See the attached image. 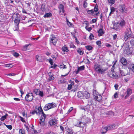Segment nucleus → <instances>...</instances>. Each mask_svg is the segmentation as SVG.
<instances>
[{"label": "nucleus", "mask_w": 134, "mask_h": 134, "mask_svg": "<svg viewBox=\"0 0 134 134\" xmlns=\"http://www.w3.org/2000/svg\"><path fill=\"white\" fill-rule=\"evenodd\" d=\"M20 21V19L19 18H16L14 20V22L17 23V24H19V23Z\"/></svg>", "instance_id": "nucleus-36"}, {"label": "nucleus", "mask_w": 134, "mask_h": 134, "mask_svg": "<svg viewBox=\"0 0 134 134\" xmlns=\"http://www.w3.org/2000/svg\"><path fill=\"white\" fill-rule=\"evenodd\" d=\"M49 124L51 126H54L56 124V122L54 120H50L49 122Z\"/></svg>", "instance_id": "nucleus-23"}, {"label": "nucleus", "mask_w": 134, "mask_h": 134, "mask_svg": "<svg viewBox=\"0 0 134 134\" xmlns=\"http://www.w3.org/2000/svg\"><path fill=\"white\" fill-rule=\"evenodd\" d=\"M39 112L37 113V114L39 115L40 114H42V115L41 117L40 120V125L42 126H44L45 125V119L46 118V115L43 112V110L41 108H39L38 109Z\"/></svg>", "instance_id": "nucleus-1"}, {"label": "nucleus", "mask_w": 134, "mask_h": 134, "mask_svg": "<svg viewBox=\"0 0 134 134\" xmlns=\"http://www.w3.org/2000/svg\"><path fill=\"white\" fill-rule=\"evenodd\" d=\"M8 115V114H6L4 115L1 118V120L2 121H3L5 120L7 116Z\"/></svg>", "instance_id": "nucleus-34"}, {"label": "nucleus", "mask_w": 134, "mask_h": 134, "mask_svg": "<svg viewBox=\"0 0 134 134\" xmlns=\"http://www.w3.org/2000/svg\"><path fill=\"white\" fill-rule=\"evenodd\" d=\"M69 134H72L73 132H72V130L68 129V130L67 131Z\"/></svg>", "instance_id": "nucleus-49"}, {"label": "nucleus", "mask_w": 134, "mask_h": 134, "mask_svg": "<svg viewBox=\"0 0 134 134\" xmlns=\"http://www.w3.org/2000/svg\"><path fill=\"white\" fill-rule=\"evenodd\" d=\"M120 24L119 23H115L114 25L113 29L116 30L120 28Z\"/></svg>", "instance_id": "nucleus-22"}, {"label": "nucleus", "mask_w": 134, "mask_h": 134, "mask_svg": "<svg viewBox=\"0 0 134 134\" xmlns=\"http://www.w3.org/2000/svg\"><path fill=\"white\" fill-rule=\"evenodd\" d=\"M120 74L122 76H125L129 75L130 74V70L128 68L122 69V70H120Z\"/></svg>", "instance_id": "nucleus-5"}, {"label": "nucleus", "mask_w": 134, "mask_h": 134, "mask_svg": "<svg viewBox=\"0 0 134 134\" xmlns=\"http://www.w3.org/2000/svg\"><path fill=\"white\" fill-rule=\"evenodd\" d=\"M33 96L32 93H29L27 94L25 97V100L26 101H31L33 99Z\"/></svg>", "instance_id": "nucleus-7"}, {"label": "nucleus", "mask_w": 134, "mask_h": 134, "mask_svg": "<svg viewBox=\"0 0 134 134\" xmlns=\"http://www.w3.org/2000/svg\"><path fill=\"white\" fill-rule=\"evenodd\" d=\"M115 64V63H114L111 70L109 71L108 75L111 78L114 79H117L119 78L120 76L116 75L115 72L113 71L114 69V65Z\"/></svg>", "instance_id": "nucleus-2"}, {"label": "nucleus", "mask_w": 134, "mask_h": 134, "mask_svg": "<svg viewBox=\"0 0 134 134\" xmlns=\"http://www.w3.org/2000/svg\"><path fill=\"white\" fill-rule=\"evenodd\" d=\"M124 53L127 55H131L132 53L131 51L128 48H127L126 49H125L124 50Z\"/></svg>", "instance_id": "nucleus-14"}, {"label": "nucleus", "mask_w": 134, "mask_h": 134, "mask_svg": "<svg viewBox=\"0 0 134 134\" xmlns=\"http://www.w3.org/2000/svg\"><path fill=\"white\" fill-rule=\"evenodd\" d=\"M19 118H20L21 120L23 122H25V120L21 116H19Z\"/></svg>", "instance_id": "nucleus-51"}, {"label": "nucleus", "mask_w": 134, "mask_h": 134, "mask_svg": "<svg viewBox=\"0 0 134 134\" xmlns=\"http://www.w3.org/2000/svg\"><path fill=\"white\" fill-rule=\"evenodd\" d=\"M83 92H82L81 91H79L77 93V96L79 98H83Z\"/></svg>", "instance_id": "nucleus-18"}, {"label": "nucleus", "mask_w": 134, "mask_h": 134, "mask_svg": "<svg viewBox=\"0 0 134 134\" xmlns=\"http://www.w3.org/2000/svg\"><path fill=\"white\" fill-rule=\"evenodd\" d=\"M108 131L107 127H103L100 130V132L102 134L105 133Z\"/></svg>", "instance_id": "nucleus-17"}, {"label": "nucleus", "mask_w": 134, "mask_h": 134, "mask_svg": "<svg viewBox=\"0 0 134 134\" xmlns=\"http://www.w3.org/2000/svg\"><path fill=\"white\" fill-rule=\"evenodd\" d=\"M29 45L28 44L26 45L25 46H24L23 48L22 49L23 51H26L28 49V47Z\"/></svg>", "instance_id": "nucleus-32"}, {"label": "nucleus", "mask_w": 134, "mask_h": 134, "mask_svg": "<svg viewBox=\"0 0 134 134\" xmlns=\"http://www.w3.org/2000/svg\"><path fill=\"white\" fill-rule=\"evenodd\" d=\"M85 28L88 31H90L92 29V28L91 27H88L87 26Z\"/></svg>", "instance_id": "nucleus-46"}, {"label": "nucleus", "mask_w": 134, "mask_h": 134, "mask_svg": "<svg viewBox=\"0 0 134 134\" xmlns=\"http://www.w3.org/2000/svg\"><path fill=\"white\" fill-rule=\"evenodd\" d=\"M96 44L100 46L101 44V42L100 41H97L96 42Z\"/></svg>", "instance_id": "nucleus-53"}, {"label": "nucleus", "mask_w": 134, "mask_h": 134, "mask_svg": "<svg viewBox=\"0 0 134 134\" xmlns=\"http://www.w3.org/2000/svg\"><path fill=\"white\" fill-rule=\"evenodd\" d=\"M105 46L107 47H111V45L107 43L106 44Z\"/></svg>", "instance_id": "nucleus-63"}, {"label": "nucleus", "mask_w": 134, "mask_h": 134, "mask_svg": "<svg viewBox=\"0 0 134 134\" xmlns=\"http://www.w3.org/2000/svg\"><path fill=\"white\" fill-rule=\"evenodd\" d=\"M97 21V20L96 19H94L92 20V21L93 23H94L96 22Z\"/></svg>", "instance_id": "nucleus-61"}, {"label": "nucleus", "mask_w": 134, "mask_h": 134, "mask_svg": "<svg viewBox=\"0 0 134 134\" xmlns=\"http://www.w3.org/2000/svg\"><path fill=\"white\" fill-rule=\"evenodd\" d=\"M98 6L97 5H96L95 7H94V11L95 12H96L98 11Z\"/></svg>", "instance_id": "nucleus-39"}, {"label": "nucleus", "mask_w": 134, "mask_h": 134, "mask_svg": "<svg viewBox=\"0 0 134 134\" xmlns=\"http://www.w3.org/2000/svg\"><path fill=\"white\" fill-rule=\"evenodd\" d=\"M85 68V67L84 66H82L80 67H78V69L80 71L82 70H84Z\"/></svg>", "instance_id": "nucleus-37"}, {"label": "nucleus", "mask_w": 134, "mask_h": 134, "mask_svg": "<svg viewBox=\"0 0 134 134\" xmlns=\"http://www.w3.org/2000/svg\"><path fill=\"white\" fill-rule=\"evenodd\" d=\"M38 95H40V96L42 97L43 96V94L42 92L41 91H39Z\"/></svg>", "instance_id": "nucleus-43"}, {"label": "nucleus", "mask_w": 134, "mask_h": 134, "mask_svg": "<svg viewBox=\"0 0 134 134\" xmlns=\"http://www.w3.org/2000/svg\"><path fill=\"white\" fill-rule=\"evenodd\" d=\"M52 14L51 13H49L46 14L43 16L44 18H48L49 17L51 16Z\"/></svg>", "instance_id": "nucleus-29"}, {"label": "nucleus", "mask_w": 134, "mask_h": 134, "mask_svg": "<svg viewBox=\"0 0 134 134\" xmlns=\"http://www.w3.org/2000/svg\"><path fill=\"white\" fill-rule=\"evenodd\" d=\"M15 75V74L14 73H12V74L10 73V74H8L7 75H8V76H13Z\"/></svg>", "instance_id": "nucleus-60"}, {"label": "nucleus", "mask_w": 134, "mask_h": 134, "mask_svg": "<svg viewBox=\"0 0 134 134\" xmlns=\"http://www.w3.org/2000/svg\"><path fill=\"white\" fill-rule=\"evenodd\" d=\"M59 10L60 13H61V14H63L65 12L64 5H63L60 4L59 5Z\"/></svg>", "instance_id": "nucleus-12"}, {"label": "nucleus", "mask_w": 134, "mask_h": 134, "mask_svg": "<svg viewBox=\"0 0 134 134\" xmlns=\"http://www.w3.org/2000/svg\"><path fill=\"white\" fill-rule=\"evenodd\" d=\"M87 12L89 14H92L93 13V10H89L87 11Z\"/></svg>", "instance_id": "nucleus-47"}, {"label": "nucleus", "mask_w": 134, "mask_h": 134, "mask_svg": "<svg viewBox=\"0 0 134 134\" xmlns=\"http://www.w3.org/2000/svg\"><path fill=\"white\" fill-rule=\"evenodd\" d=\"M111 11V12H113L115 11V8L113 7H111L110 8Z\"/></svg>", "instance_id": "nucleus-57"}, {"label": "nucleus", "mask_w": 134, "mask_h": 134, "mask_svg": "<svg viewBox=\"0 0 134 134\" xmlns=\"http://www.w3.org/2000/svg\"><path fill=\"white\" fill-rule=\"evenodd\" d=\"M73 109V108L72 107H71L68 110V113H69L70 111H71Z\"/></svg>", "instance_id": "nucleus-59"}, {"label": "nucleus", "mask_w": 134, "mask_h": 134, "mask_svg": "<svg viewBox=\"0 0 134 134\" xmlns=\"http://www.w3.org/2000/svg\"><path fill=\"white\" fill-rule=\"evenodd\" d=\"M51 36V37H50V42L55 45L57 42V39L54 35H52Z\"/></svg>", "instance_id": "nucleus-10"}, {"label": "nucleus", "mask_w": 134, "mask_h": 134, "mask_svg": "<svg viewBox=\"0 0 134 134\" xmlns=\"http://www.w3.org/2000/svg\"><path fill=\"white\" fill-rule=\"evenodd\" d=\"M54 79V77L52 75L50 76L49 78V80L51 81L53 80Z\"/></svg>", "instance_id": "nucleus-45"}, {"label": "nucleus", "mask_w": 134, "mask_h": 134, "mask_svg": "<svg viewBox=\"0 0 134 134\" xmlns=\"http://www.w3.org/2000/svg\"><path fill=\"white\" fill-rule=\"evenodd\" d=\"M127 10L126 7L124 4H121L120 6V11L123 13H125Z\"/></svg>", "instance_id": "nucleus-11"}, {"label": "nucleus", "mask_w": 134, "mask_h": 134, "mask_svg": "<svg viewBox=\"0 0 134 134\" xmlns=\"http://www.w3.org/2000/svg\"><path fill=\"white\" fill-rule=\"evenodd\" d=\"M56 104L54 103H49L46 104L43 108V110L44 111H47L48 110L56 107Z\"/></svg>", "instance_id": "nucleus-4"}, {"label": "nucleus", "mask_w": 134, "mask_h": 134, "mask_svg": "<svg viewBox=\"0 0 134 134\" xmlns=\"http://www.w3.org/2000/svg\"><path fill=\"white\" fill-rule=\"evenodd\" d=\"M67 24L69 26H70L71 25V23L68 21H67Z\"/></svg>", "instance_id": "nucleus-64"}, {"label": "nucleus", "mask_w": 134, "mask_h": 134, "mask_svg": "<svg viewBox=\"0 0 134 134\" xmlns=\"http://www.w3.org/2000/svg\"><path fill=\"white\" fill-rule=\"evenodd\" d=\"M7 127L9 129L11 130L12 129V126L11 125H6Z\"/></svg>", "instance_id": "nucleus-50"}, {"label": "nucleus", "mask_w": 134, "mask_h": 134, "mask_svg": "<svg viewBox=\"0 0 134 134\" xmlns=\"http://www.w3.org/2000/svg\"><path fill=\"white\" fill-rule=\"evenodd\" d=\"M94 36L92 34H91L89 36V38L91 40H92L94 38Z\"/></svg>", "instance_id": "nucleus-48"}, {"label": "nucleus", "mask_w": 134, "mask_h": 134, "mask_svg": "<svg viewBox=\"0 0 134 134\" xmlns=\"http://www.w3.org/2000/svg\"><path fill=\"white\" fill-rule=\"evenodd\" d=\"M19 132L20 133H21V134H25L24 131L21 129L19 130Z\"/></svg>", "instance_id": "nucleus-41"}, {"label": "nucleus", "mask_w": 134, "mask_h": 134, "mask_svg": "<svg viewBox=\"0 0 134 134\" xmlns=\"http://www.w3.org/2000/svg\"><path fill=\"white\" fill-rule=\"evenodd\" d=\"M59 67L60 68L65 69L66 68L65 67V66L63 64H61L59 66Z\"/></svg>", "instance_id": "nucleus-40"}, {"label": "nucleus", "mask_w": 134, "mask_h": 134, "mask_svg": "<svg viewBox=\"0 0 134 134\" xmlns=\"http://www.w3.org/2000/svg\"><path fill=\"white\" fill-rule=\"evenodd\" d=\"M94 68L95 71L99 74H103L107 70L106 69L102 68L100 66L98 65H94Z\"/></svg>", "instance_id": "nucleus-3"}, {"label": "nucleus", "mask_w": 134, "mask_h": 134, "mask_svg": "<svg viewBox=\"0 0 134 134\" xmlns=\"http://www.w3.org/2000/svg\"><path fill=\"white\" fill-rule=\"evenodd\" d=\"M77 52L80 55H82L83 54V52L80 48L77 50Z\"/></svg>", "instance_id": "nucleus-35"}, {"label": "nucleus", "mask_w": 134, "mask_h": 134, "mask_svg": "<svg viewBox=\"0 0 134 134\" xmlns=\"http://www.w3.org/2000/svg\"><path fill=\"white\" fill-rule=\"evenodd\" d=\"M39 90L37 89H34V93L36 94V95H38V92L39 91Z\"/></svg>", "instance_id": "nucleus-38"}, {"label": "nucleus", "mask_w": 134, "mask_h": 134, "mask_svg": "<svg viewBox=\"0 0 134 134\" xmlns=\"http://www.w3.org/2000/svg\"><path fill=\"white\" fill-rule=\"evenodd\" d=\"M121 62L124 65H126L127 64V62L126 59L124 58H122L121 59Z\"/></svg>", "instance_id": "nucleus-15"}, {"label": "nucleus", "mask_w": 134, "mask_h": 134, "mask_svg": "<svg viewBox=\"0 0 134 134\" xmlns=\"http://www.w3.org/2000/svg\"><path fill=\"white\" fill-rule=\"evenodd\" d=\"M129 69H131L132 71L134 72V64H130L128 66Z\"/></svg>", "instance_id": "nucleus-19"}, {"label": "nucleus", "mask_w": 134, "mask_h": 134, "mask_svg": "<svg viewBox=\"0 0 134 134\" xmlns=\"http://www.w3.org/2000/svg\"><path fill=\"white\" fill-rule=\"evenodd\" d=\"M119 23L120 24V25L122 27L125 26V22L124 20H122L120 23Z\"/></svg>", "instance_id": "nucleus-27"}, {"label": "nucleus", "mask_w": 134, "mask_h": 134, "mask_svg": "<svg viewBox=\"0 0 134 134\" xmlns=\"http://www.w3.org/2000/svg\"><path fill=\"white\" fill-rule=\"evenodd\" d=\"M108 130L115 129L116 128V125L113 124L111 125L107 126Z\"/></svg>", "instance_id": "nucleus-16"}, {"label": "nucleus", "mask_w": 134, "mask_h": 134, "mask_svg": "<svg viewBox=\"0 0 134 134\" xmlns=\"http://www.w3.org/2000/svg\"><path fill=\"white\" fill-rule=\"evenodd\" d=\"M96 97L94 98L100 102L102 99V97L100 95H98V96H96Z\"/></svg>", "instance_id": "nucleus-25"}, {"label": "nucleus", "mask_w": 134, "mask_h": 134, "mask_svg": "<svg viewBox=\"0 0 134 134\" xmlns=\"http://www.w3.org/2000/svg\"><path fill=\"white\" fill-rule=\"evenodd\" d=\"M134 101V95H132L130 97V98L129 100H127V103L129 104L132 101Z\"/></svg>", "instance_id": "nucleus-21"}, {"label": "nucleus", "mask_w": 134, "mask_h": 134, "mask_svg": "<svg viewBox=\"0 0 134 134\" xmlns=\"http://www.w3.org/2000/svg\"><path fill=\"white\" fill-rule=\"evenodd\" d=\"M90 106L89 104H88L86 106L84 107V110L88 111L90 110Z\"/></svg>", "instance_id": "nucleus-26"}, {"label": "nucleus", "mask_w": 134, "mask_h": 134, "mask_svg": "<svg viewBox=\"0 0 134 134\" xmlns=\"http://www.w3.org/2000/svg\"><path fill=\"white\" fill-rule=\"evenodd\" d=\"M118 87H119V86L117 84H116L114 85V87H115V89L116 90H117L118 89Z\"/></svg>", "instance_id": "nucleus-58"}, {"label": "nucleus", "mask_w": 134, "mask_h": 134, "mask_svg": "<svg viewBox=\"0 0 134 134\" xmlns=\"http://www.w3.org/2000/svg\"><path fill=\"white\" fill-rule=\"evenodd\" d=\"M114 97L115 98H117L118 97V93L117 92L115 93L114 95Z\"/></svg>", "instance_id": "nucleus-54"}, {"label": "nucleus", "mask_w": 134, "mask_h": 134, "mask_svg": "<svg viewBox=\"0 0 134 134\" xmlns=\"http://www.w3.org/2000/svg\"><path fill=\"white\" fill-rule=\"evenodd\" d=\"M36 58L37 61L41 62L42 60L43 57L41 55H37Z\"/></svg>", "instance_id": "nucleus-20"}, {"label": "nucleus", "mask_w": 134, "mask_h": 134, "mask_svg": "<svg viewBox=\"0 0 134 134\" xmlns=\"http://www.w3.org/2000/svg\"><path fill=\"white\" fill-rule=\"evenodd\" d=\"M115 0H108V2L110 4V5H112L114 4L115 2Z\"/></svg>", "instance_id": "nucleus-31"}, {"label": "nucleus", "mask_w": 134, "mask_h": 134, "mask_svg": "<svg viewBox=\"0 0 134 134\" xmlns=\"http://www.w3.org/2000/svg\"><path fill=\"white\" fill-rule=\"evenodd\" d=\"M131 36V32L130 30H127L125 32L124 39L126 41Z\"/></svg>", "instance_id": "nucleus-8"}, {"label": "nucleus", "mask_w": 134, "mask_h": 134, "mask_svg": "<svg viewBox=\"0 0 134 134\" xmlns=\"http://www.w3.org/2000/svg\"><path fill=\"white\" fill-rule=\"evenodd\" d=\"M99 36H102L104 34V31L102 29H100L98 31Z\"/></svg>", "instance_id": "nucleus-24"}, {"label": "nucleus", "mask_w": 134, "mask_h": 134, "mask_svg": "<svg viewBox=\"0 0 134 134\" xmlns=\"http://www.w3.org/2000/svg\"><path fill=\"white\" fill-rule=\"evenodd\" d=\"M87 2L86 1H84L83 4V6L85 8L87 7Z\"/></svg>", "instance_id": "nucleus-42"}, {"label": "nucleus", "mask_w": 134, "mask_h": 134, "mask_svg": "<svg viewBox=\"0 0 134 134\" xmlns=\"http://www.w3.org/2000/svg\"><path fill=\"white\" fill-rule=\"evenodd\" d=\"M83 94V98H86V99H88L90 97V94L87 92L85 91L84 92Z\"/></svg>", "instance_id": "nucleus-13"}, {"label": "nucleus", "mask_w": 134, "mask_h": 134, "mask_svg": "<svg viewBox=\"0 0 134 134\" xmlns=\"http://www.w3.org/2000/svg\"><path fill=\"white\" fill-rule=\"evenodd\" d=\"M49 62L51 65H53V60L51 58H49L48 60Z\"/></svg>", "instance_id": "nucleus-52"}, {"label": "nucleus", "mask_w": 134, "mask_h": 134, "mask_svg": "<svg viewBox=\"0 0 134 134\" xmlns=\"http://www.w3.org/2000/svg\"><path fill=\"white\" fill-rule=\"evenodd\" d=\"M62 50L64 52H67L68 51V48L66 46L63 47L62 48Z\"/></svg>", "instance_id": "nucleus-28"}, {"label": "nucleus", "mask_w": 134, "mask_h": 134, "mask_svg": "<svg viewBox=\"0 0 134 134\" xmlns=\"http://www.w3.org/2000/svg\"><path fill=\"white\" fill-rule=\"evenodd\" d=\"M72 86L71 85H69L68 87V89L70 90L71 89Z\"/></svg>", "instance_id": "nucleus-55"}, {"label": "nucleus", "mask_w": 134, "mask_h": 134, "mask_svg": "<svg viewBox=\"0 0 134 134\" xmlns=\"http://www.w3.org/2000/svg\"><path fill=\"white\" fill-rule=\"evenodd\" d=\"M44 7H45L44 6H43V5H42L41 9L42 11H44L45 10V9H44Z\"/></svg>", "instance_id": "nucleus-62"}, {"label": "nucleus", "mask_w": 134, "mask_h": 134, "mask_svg": "<svg viewBox=\"0 0 134 134\" xmlns=\"http://www.w3.org/2000/svg\"><path fill=\"white\" fill-rule=\"evenodd\" d=\"M98 95H99L98 93L96 91H94L93 92V97L94 98L96 97V96H98Z\"/></svg>", "instance_id": "nucleus-30"}, {"label": "nucleus", "mask_w": 134, "mask_h": 134, "mask_svg": "<svg viewBox=\"0 0 134 134\" xmlns=\"http://www.w3.org/2000/svg\"><path fill=\"white\" fill-rule=\"evenodd\" d=\"M15 29H14V31L17 30L18 29V24H16V25L15 26Z\"/></svg>", "instance_id": "nucleus-44"}, {"label": "nucleus", "mask_w": 134, "mask_h": 134, "mask_svg": "<svg viewBox=\"0 0 134 134\" xmlns=\"http://www.w3.org/2000/svg\"><path fill=\"white\" fill-rule=\"evenodd\" d=\"M13 55L15 57H17L19 55V54L16 52L15 53H14Z\"/></svg>", "instance_id": "nucleus-56"}, {"label": "nucleus", "mask_w": 134, "mask_h": 134, "mask_svg": "<svg viewBox=\"0 0 134 134\" xmlns=\"http://www.w3.org/2000/svg\"><path fill=\"white\" fill-rule=\"evenodd\" d=\"M86 49L88 51L92 50L93 47L91 46H86Z\"/></svg>", "instance_id": "nucleus-33"}, {"label": "nucleus", "mask_w": 134, "mask_h": 134, "mask_svg": "<svg viewBox=\"0 0 134 134\" xmlns=\"http://www.w3.org/2000/svg\"><path fill=\"white\" fill-rule=\"evenodd\" d=\"M83 119H82L81 121L78 122L76 124H75V126L80 127H83L87 123V121H84Z\"/></svg>", "instance_id": "nucleus-6"}, {"label": "nucleus", "mask_w": 134, "mask_h": 134, "mask_svg": "<svg viewBox=\"0 0 134 134\" xmlns=\"http://www.w3.org/2000/svg\"><path fill=\"white\" fill-rule=\"evenodd\" d=\"M132 93V90L129 88H127L125 92L126 95L124 97L125 99H126L127 98L131 95Z\"/></svg>", "instance_id": "nucleus-9"}]
</instances>
